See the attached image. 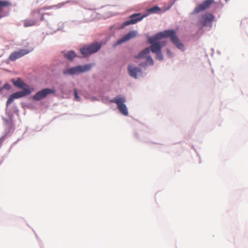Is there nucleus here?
<instances>
[{
    "mask_svg": "<svg viewBox=\"0 0 248 248\" xmlns=\"http://www.w3.org/2000/svg\"><path fill=\"white\" fill-rule=\"evenodd\" d=\"M214 19V16L212 14L206 13L202 15L200 23L202 26H205L211 24Z\"/></svg>",
    "mask_w": 248,
    "mask_h": 248,
    "instance_id": "9",
    "label": "nucleus"
},
{
    "mask_svg": "<svg viewBox=\"0 0 248 248\" xmlns=\"http://www.w3.org/2000/svg\"><path fill=\"white\" fill-rule=\"evenodd\" d=\"M65 58L69 61H72L75 57H77V55L73 51H69L64 55Z\"/></svg>",
    "mask_w": 248,
    "mask_h": 248,
    "instance_id": "15",
    "label": "nucleus"
},
{
    "mask_svg": "<svg viewBox=\"0 0 248 248\" xmlns=\"http://www.w3.org/2000/svg\"><path fill=\"white\" fill-rule=\"evenodd\" d=\"M31 16L33 20H35L37 22L39 20H42L44 18V15L40 12V10L33 11L31 13Z\"/></svg>",
    "mask_w": 248,
    "mask_h": 248,
    "instance_id": "14",
    "label": "nucleus"
},
{
    "mask_svg": "<svg viewBox=\"0 0 248 248\" xmlns=\"http://www.w3.org/2000/svg\"><path fill=\"white\" fill-rule=\"evenodd\" d=\"M10 5V3L8 1L0 0V12L2 11L3 7L8 6Z\"/></svg>",
    "mask_w": 248,
    "mask_h": 248,
    "instance_id": "17",
    "label": "nucleus"
},
{
    "mask_svg": "<svg viewBox=\"0 0 248 248\" xmlns=\"http://www.w3.org/2000/svg\"><path fill=\"white\" fill-rule=\"evenodd\" d=\"M147 14L141 15V13H136L131 15L129 16V20L124 22L122 25V27H124L131 24H134L138 22L141 21L144 17L147 16Z\"/></svg>",
    "mask_w": 248,
    "mask_h": 248,
    "instance_id": "7",
    "label": "nucleus"
},
{
    "mask_svg": "<svg viewBox=\"0 0 248 248\" xmlns=\"http://www.w3.org/2000/svg\"><path fill=\"white\" fill-rule=\"evenodd\" d=\"M3 88L9 90L11 89V85L8 83H6L4 85Z\"/></svg>",
    "mask_w": 248,
    "mask_h": 248,
    "instance_id": "21",
    "label": "nucleus"
},
{
    "mask_svg": "<svg viewBox=\"0 0 248 248\" xmlns=\"http://www.w3.org/2000/svg\"><path fill=\"white\" fill-rule=\"evenodd\" d=\"M92 67V64H85L84 65H78L66 69L63 71L64 75H76L89 71Z\"/></svg>",
    "mask_w": 248,
    "mask_h": 248,
    "instance_id": "2",
    "label": "nucleus"
},
{
    "mask_svg": "<svg viewBox=\"0 0 248 248\" xmlns=\"http://www.w3.org/2000/svg\"><path fill=\"white\" fill-rule=\"evenodd\" d=\"M33 50V48L30 49H20L17 51L12 53L8 57V60L10 61H15L16 59L29 53Z\"/></svg>",
    "mask_w": 248,
    "mask_h": 248,
    "instance_id": "8",
    "label": "nucleus"
},
{
    "mask_svg": "<svg viewBox=\"0 0 248 248\" xmlns=\"http://www.w3.org/2000/svg\"><path fill=\"white\" fill-rule=\"evenodd\" d=\"M214 2V0H206L202 4L197 6L194 10L193 13L197 14L203 11L208 8L212 3Z\"/></svg>",
    "mask_w": 248,
    "mask_h": 248,
    "instance_id": "10",
    "label": "nucleus"
},
{
    "mask_svg": "<svg viewBox=\"0 0 248 248\" xmlns=\"http://www.w3.org/2000/svg\"><path fill=\"white\" fill-rule=\"evenodd\" d=\"M128 71L131 77L137 78L138 74L140 73L141 72V70L139 67L130 65L128 67Z\"/></svg>",
    "mask_w": 248,
    "mask_h": 248,
    "instance_id": "11",
    "label": "nucleus"
},
{
    "mask_svg": "<svg viewBox=\"0 0 248 248\" xmlns=\"http://www.w3.org/2000/svg\"><path fill=\"white\" fill-rule=\"evenodd\" d=\"M12 81L13 83V84L20 89H23L24 90L25 88H30L29 85L25 84L23 80L21 79L20 78H18L16 80H15L14 79H12Z\"/></svg>",
    "mask_w": 248,
    "mask_h": 248,
    "instance_id": "13",
    "label": "nucleus"
},
{
    "mask_svg": "<svg viewBox=\"0 0 248 248\" xmlns=\"http://www.w3.org/2000/svg\"><path fill=\"white\" fill-rule=\"evenodd\" d=\"M125 101V98L120 96H117L109 101L110 103H114L117 104L118 108L122 114L127 116L128 111L126 105L124 104Z\"/></svg>",
    "mask_w": 248,
    "mask_h": 248,
    "instance_id": "3",
    "label": "nucleus"
},
{
    "mask_svg": "<svg viewBox=\"0 0 248 248\" xmlns=\"http://www.w3.org/2000/svg\"><path fill=\"white\" fill-rule=\"evenodd\" d=\"M101 44L95 43L80 48L81 53L85 57L88 56L98 51L101 47Z\"/></svg>",
    "mask_w": 248,
    "mask_h": 248,
    "instance_id": "4",
    "label": "nucleus"
},
{
    "mask_svg": "<svg viewBox=\"0 0 248 248\" xmlns=\"http://www.w3.org/2000/svg\"><path fill=\"white\" fill-rule=\"evenodd\" d=\"M167 54L168 55L170 56V57H171L172 55V53L171 52V51L170 50H167Z\"/></svg>",
    "mask_w": 248,
    "mask_h": 248,
    "instance_id": "22",
    "label": "nucleus"
},
{
    "mask_svg": "<svg viewBox=\"0 0 248 248\" xmlns=\"http://www.w3.org/2000/svg\"><path fill=\"white\" fill-rule=\"evenodd\" d=\"M56 92L54 88H45L40 91L37 92L32 97L33 100L39 101L46 98L50 94L55 93Z\"/></svg>",
    "mask_w": 248,
    "mask_h": 248,
    "instance_id": "6",
    "label": "nucleus"
},
{
    "mask_svg": "<svg viewBox=\"0 0 248 248\" xmlns=\"http://www.w3.org/2000/svg\"><path fill=\"white\" fill-rule=\"evenodd\" d=\"M74 96H75V99L77 100V101H80V98L78 96V93H77V91L76 89H75L74 90Z\"/></svg>",
    "mask_w": 248,
    "mask_h": 248,
    "instance_id": "20",
    "label": "nucleus"
},
{
    "mask_svg": "<svg viewBox=\"0 0 248 248\" xmlns=\"http://www.w3.org/2000/svg\"><path fill=\"white\" fill-rule=\"evenodd\" d=\"M37 22L32 19H26L24 21V26L26 27L34 25Z\"/></svg>",
    "mask_w": 248,
    "mask_h": 248,
    "instance_id": "16",
    "label": "nucleus"
},
{
    "mask_svg": "<svg viewBox=\"0 0 248 248\" xmlns=\"http://www.w3.org/2000/svg\"><path fill=\"white\" fill-rule=\"evenodd\" d=\"M155 54H156V58L157 59L159 60V61L163 60V56L161 51Z\"/></svg>",
    "mask_w": 248,
    "mask_h": 248,
    "instance_id": "19",
    "label": "nucleus"
},
{
    "mask_svg": "<svg viewBox=\"0 0 248 248\" xmlns=\"http://www.w3.org/2000/svg\"><path fill=\"white\" fill-rule=\"evenodd\" d=\"M160 10V8L157 6H155L147 10V12L150 14L157 13Z\"/></svg>",
    "mask_w": 248,
    "mask_h": 248,
    "instance_id": "18",
    "label": "nucleus"
},
{
    "mask_svg": "<svg viewBox=\"0 0 248 248\" xmlns=\"http://www.w3.org/2000/svg\"><path fill=\"white\" fill-rule=\"evenodd\" d=\"M164 38H170L171 41L179 49L183 50L184 46L181 43L176 34V31L173 30H166L157 33L152 37L149 38V42L152 44L150 47H147L141 51L138 55L135 56V58H145L146 62L140 63L141 66H145L147 64L153 65L154 61L151 56L148 55L151 51L153 53H156L161 51V47L166 45L165 41L159 42Z\"/></svg>",
    "mask_w": 248,
    "mask_h": 248,
    "instance_id": "1",
    "label": "nucleus"
},
{
    "mask_svg": "<svg viewBox=\"0 0 248 248\" xmlns=\"http://www.w3.org/2000/svg\"><path fill=\"white\" fill-rule=\"evenodd\" d=\"M136 31H131L126 34L121 40L117 41V44L120 45L125 41H128L131 38L135 37L137 35Z\"/></svg>",
    "mask_w": 248,
    "mask_h": 248,
    "instance_id": "12",
    "label": "nucleus"
},
{
    "mask_svg": "<svg viewBox=\"0 0 248 248\" xmlns=\"http://www.w3.org/2000/svg\"><path fill=\"white\" fill-rule=\"evenodd\" d=\"M33 90V89H31L30 88H26L24 89V90L13 93L8 99L6 102V106H9L11 103L13 102L15 99L21 98L27 95L30 94Z\"/></svg>",
    "mask_w": 248,
    "mask_h": 248,
    "instance_id": "5",
    "label": "nucleus"
}]
</instances>
